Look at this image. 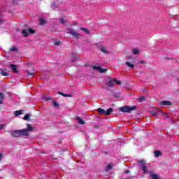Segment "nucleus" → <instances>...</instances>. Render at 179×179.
I'll return each mask as SVG.
<instances>
[{"mask_svg": "<svg viewBox=\"0 0 179 179\" xmlns=\"http://www.w3.org/2000/svg\"><path fill=\"white\" fill-rule=\"evenodd\" d=\"M155 157H159V156H162V151L156 150L155 151Z\"/></svg>", "mask_w": 179, "mask_h": 179, "instance_id": "19", "label": "nucleus"}, {"mask_svg": "<svg viewBox=\"0 0 179 179\" xmlns=\"http://www.w3.org/2000/svg\"><path fill=\"white\" fill-rule=\"evenodd\" d=\"M0 162H2V154L0 153Z\"/></svg>", "mask_w": 179, "mask_h": 179, "instance_id": "39", "label": "nucleus"}, {"mask_svg": "<svg viewBox=\"0 0 179 179\" xmlns=\"http://www.w3.org/2000/svg\"><path fill=\"white\" fill-rule=\"evenodd\" d=\"M101 51L102 52H104L105 54H107V53H108L107 49H106L105 47H101Z\"/></svg>", "mask_w": 179, "mask_h": 179, "instance_id": "28", "label": "nucleus"}, {"mask_svg": "<svg viewBox=\"0 0 179 179\" xmlns=\"http://www.w3.org/2000/svg\"><path fill=\"white\" fill-rule=\"evenodd\" d=\"M131 173V171H129V170H126V171H124V174H128V173Z\"/></svg>", "mask_w": 179, "mask_h": 179, "instance_id": "37", "label": "nucleus"}, {"mask_svg": "<svg viewBox=\"0 0 179 179\" xmlns=\"http://www.w3.org/2000/svg\"><path fill=\"white\" fill-rule=\"evenodd\" d=\"M119 111H121V113H131L132 111H136V106H124L119 108Z\"/></svg>", "mask_w": 179, "mask_h": 179, "instance_id": "1", "label": "nucleus"}, {"mask_svg": "<svg viewBox=\"0 0 179 179\" xmlns=\"http://www.w3.org/2000/svg\"><path fill=\"white\" fill-rule=\"evenodd\" d=\"M16 1H17V0H13V5H15V2H16Z\"/></svg>", "mask_w": 179, "mask_h": 179, "instance_id": "42", "label": "nucleus"}, {"mask_svg": "<svg viewBox=\"0 0 179 179\" xmlns=\"http://www.w3.org/2000/svg\"><path fill=\"white\" fill-rule=\"evenodd\" d=\"M22 131H24V135H25V136H29V132H33V131H34V127H33L31 124H27V129H23Z\"/></svg>", "mask_w": 179, "mask_h": 179, "instance_id": "6", "label": "nucleus"}, {"mask_svg": "<svg viewBox=\"0 0 179 179\" xmlns=\"http://www.w3.org/2000/svg\"><path fill=\"white\" fill-rule=\"evenodd\" d=\"M29 30V33H30L31 34H34V33H36V31L33 30V29L29 27L28 28Z\"/></svg>", "mask_w": 179, "mask_h": 179, "instance_id": "30", "label": "nucleus"}, {"mask_svg": "<svg viewBox=\"0 0 179 179\" xmlns=\"http://www.w3.org/2000/svg\"><path fill=\"white\" fill-rule=\"evenodd\" d=\"M10 135L13 136V138H19L22 136H25L24 131H23V129L12 131L10 132Z\"/></svg>", "mask_w": 179, "mask_h": 179, "instance_id": "4", "label": "nucleus"}, {"mask_svg": "<svg viewBox=\"0 0 179 179\" xmlns=\"http://www.w3.org/2000/svg\"><path fill=\"white\" fill-rule=\"evenodd\" d=\"M159 106H171V101H162L159 102Z\"/></svg>", "mask_w": 179, "mask_h": 179, "instance_id": "9", "label": "nucleus"}, {"mask_svg": "<svg viewBox=\"0 0 179 179\" xmlns=\"http://www.w3.org/2000/svg\"><path fill=\"white\" fill-rule=\"evenodd\" d=\"M0 179H1V178H0Z\"/></svg>", "mask_w": 179, "mask_h": 179, "instance_id": "46", "label": "nucleus"}, {"mask_svg": "<svg viewBox=\"0 0 179 179\" xmlns=\"http://www.w3.org/2000/svg\"><path fill=\"white\" fill-rule=\"evenodd\" d=\"M22 34L24 37H27L29 36V31H27V29H22Z\"/></svg>", "mask_w": 179, "mask_h": 179, "instance_id": "15", "label": "nucleus"}, {"mask_svg": "<svg viewBox=\"0 0 179 179\" xmlns=\"http://www.w3.org/2000/svg\"><path fill=\"white\" fill-rule=\"evenodd\" d=\"M28 27L27 24H25V27Z\"/></svg>", "mask_w": 179, "mask_h": 179, "instance_id": "44", "label": "nucleus"}, {"mask_svg": "<svg viewBox=\"0 0 179 179\" xmlns=\"http://www.w3.org/2000/svg\"><path fill=\"white\" fill-rule=\"evenodd\" d=\"M28 76H33L34 73L31 72H29V71H27Z\"/></svg>", "mask_w": 179, "mask_h": 179, "instance_id": "35", "label": "nucleus"}, {"mask_svg": "<svg viewBox=\"0 0 179 179\" xmlns=\"http://www.w3.org/2000/svg\"><path fill=\"white\" fill-rule=\"evenodd\" d=\"M150 176L151 178H152V179H160V178H159V175L155 174L152 172L150 173Z\"/></svg>", "mask_w": 179, "mask_h": 179, "instance_id": "12", "label": "nucleus"}, {"mask_svg": "<svg viewBox=\"0 0 179 179\" xmlns=\"http://www.w3.org/2000/svg\"><path fill=\"white\" fill-rule=\"evenodd\" d=\"M138 164H139L141 169L143 170V174H148V173H149L148 167L146 166V162L145 160H139L138 162Z\"/></svg>", "mask_w": 179, "mask_h": 179, "instance_id": "5", "label": "nucleus"}, {"mask_svg": "<svg viewBox=\"0 0 179 179\" xmlns=\"http://www.w3.org/2000/svg\"><path fill=\"white\" fill-rule=\"evenodd\" d=\"M10 68H12V71L14 73H19V71H17V66L15 64H10Z\"/></svg>", "mask_w": 179, "mask_h": 179, "instance_id": "10", "label": "nucleus"}, {"mask_svg": "<svg viewBox=\"0 0 179 179\" xmlns=\"http://www.w3.org/2000/svg\"><path fill=\"white\" fill-rule=\"evenodd\" d=\"M125 64H126V65H127V66H129V68H131V69L135 68V64H131L129 62H126Z\"/></svg>", "mask_w": 179, "mask_h": 179, "instance_id": "18", "label": "nucleus"}, {"mask_svg": "<svg viewBox=\"0 0 179 179\" xmlns=\"http://www.w3.org/2000/svg\"><path fill=\"white\" fill-rule=\"evenodd\" d=\"M138 101H139V103H143V101H145V100H146V97L145 96H140L139 98L137 99Z\"/></svg>", "mask_w": 179, "mask_h": 179, "instance_id": "17", "label": "nucleus"}, {"mask_svg": "<svg viewBox=\"0 0 179 179\" xmlns=\"http://www.w3.org/2000/svg\"><path fill=\"white\" fill-rule=\"evenodd\" d=\"M77 120L78 121V124H80V125H85L84 120H82V118H80V117H77Z\"/></svg>", "mask_w": 179, "mask_h": 179, "instance_id": "16", "label": "nucleus"}, {"mask_svg": "<svg viewBox=\"0 0 179 179\" xmlns=\"http://www.w3.org/2000/svg\"><path fill=\"white\" fill-rule=\"evenodd\" d=\"M92 69L98 71V72H99L100 73H104L105 72H107V71H108V69H101V67L97 66H92Z\"/></svg>", "mask_w": 179, "mask_h": 179, "instance_id": "7", "label": "nucleus"}, {"mask_svg": "<svg viewBox=\"0 0 179 179\" xmlns=\"http://www.w3.org/2000/svg\"><path fill=\"white\" fill-rule=\"evenodd\" d=\"M140 64H145V61H143H143H141V62H140Z\"/></svg>", "mask_w": 179, "mask_h": 179, "instance_id": "40", "label": "nucleus"}, {"mask_svg": "<svg viewBox=\"0 0 179 179\" xmlns=\"http://www.w3.org/2000/svg\"><path fill=\"white\" fill-rule=\"evenodd\" d=\"M159 113H162V114H163V112H162V110H159Z\"/></svg>", "mask_w": 179, "mask_h": 179, "instance_id": "43", "label": "nucleus"}, {"mask_svg": "<svg viewBox=\"0 0 179 179\" xmlns=\"http://www.w3.org/2000/svg\"><path fill=\"white\" fill-rule=\"evenodd\" d=\"M31 115H30V114H27V115H25L24 116V117H23V120H24V121H27V120H29V118H30V116H31Z\"/></svg>", "mask_w": 179, "mask_h": 179, "instance_id": "25", "label": "nucleus"}, {"mask_svg": "<svg viewBox=\"0 0 179 179\" xmlns=\"http://www.w3.org/2000/svg\"><path fill=\"white\" fill-rule=\"evenodd\" d=\"M10 51H17V48L15 46L10 48Z\"/></svg>", "mask_w": 179, "mask_h": 179, "instance_id": "34", "label": "nucleus"}, {"mask_svg": "<svg viewBox=\"0 0 179 179\" xmlns=\"http://www.w3.org/2000/svg\"><path fill=\"white\" fill-rule=\"evenodd\" d=\"M80 30H82L84 33H86V34H90L89 29L86 28L80 27Z\"/></svg>", "mask_w": 179, "mask_h": 179, "instance_id": "21", "label": "nucleus"}, {"mask_svg": "<svg viewBox=\"0 0 179 179\" xmlns=\"http://www.w3.org/2000/svg\"><path fill=\"white\" fill-rule=\"evenodd\" d=\"M1 73L2 75V76H9V73L3 71V70L1 69Z\"/></svg>", "mask_w": 179, "mask_h": 179, "instance_id": "24", "label": "nucleus"}, {"mask_svg": "<svg viewBox=\"0 0 179 179\" xmlns=\"http://www.w3.org/2000/svg\"><path fill=\"white\" fill-rule=\"evenodd\" d=\"M114 82H115V83H116L119 86L122 85V83L120 80H117L116 78H114Z\"/></svg>", "mask_w": 179, "mask_h": 179, "instance_id": "26", "label": "nucleus"}, {"mask_svg": "<svg viewBox=\"0 0 179 179\" xmlns=\"http://www.w3.org/2000/svg\"><path fill=\"white\" fill-rule=\"evenodd\" d=\"M52 104H53V107H55V108H58V107H59V103H58V102L53 101H52Z\"/></svg>", "mask_w": 179, "mask_h": 179, "instance_id": "22", "label": "nucleus"}, {"mask_svg": "<svg viewBox=\"0 0 179 179\" xmlns=\"http://www.w3.org/2000/svg\"><path fill=\"white\" fill-rule=\"evenodd\" d=\"M68 34H71L74 38H77V40H79L80 38H82V35L79 34L77 31H75V29L68 28Z\"/></svg>", "mask_w": 179, "mask_h": 179, "instance_id": "3", "label": "nucleus"}, {"mask_svg": "<svg viewBox=\"0 0 179 179\" xmlns=\"http://www.w3.org/2000/svg\"><path fill=\"white\" fill-rule=\"evenodd\" d=\"M43 100H46L47 101H50V100H52V96H43Z\"/></svg>", "mask_w": 179, "mask_h": 179, "instance_id": "23", "label": "nucleus"}, {"mask_svg": "<svg viewBox=\"0 0 179 179\" xmlns=\"http://www.w3.org/2000/svg\"><path fill=\"white\" fill-rule=\"evenodd\" d=\"M113 94L116 99H120V97L121 96L118 93H113Z\"/></svg>", "mask_w": 179, "mask_h": 179, "instance_id": "32", "label": "nucleus"}, {"mask_svg": "<svg viewBox=\"0 0 179 179\" xmlns=\"http://www.w3.org/2000/svg\"><path fill=\"white\" fill-rule=\"evenodd\" d=\"M5 99V94L0 92V104H3Z\"/></svg>", "mask_w": 179, "mask_h": 179, "instance_id": "13", "label": "nucleus"}, {"mask_svg": "<svg viewBox=\"0 0 179 179\" xmlns=\"http://www.w3.org/2000/svg\"><path fill=\"white\" fill-rule=\"evenodd\" d=\"M39 24H45V20L43 18L39 19Z\"/></svg>", "mask_w": 179, "mask_h": 179, "instance_id": "27", "label": "nucleus"}, {"mask_svg": "<svg viewBox=\"0 0 179 179\" xmlns=\"http://www.w3.org/2000/svg\"><path fill=\"white\" fill-rule=\"evenodd\" d=\"M59 23H61L62 24H64L65 23V20L64 19V17H62L60 20H59Z\"/></svg>", "mask_w": 179, "mask_h": 179, "instance_id": "33", "label": "nucleus"}, {"mask_svg": "<svg viewBox=\"0 0 179 179\" xmlns=\"http://www.w3.org/2000/svg\"><path fill=\"white\" fill-rule=\"evenodd\" d=\"M22 114H23V110H15L14 112V115H15V117H17L19 115H22Z\"/></svg>", "mask_w": 179, "mask_h": 179, "instance_id": "14", "label": "nucleus"}, {"mask_svg": "<svg viewBox=\"0 0 179 179\" xmlns=\"http://www.w3.org/2000/svg\"><path fill=\"white\" fill-rule=\"evenodd\" d=\"M58 94L63 96L64 97H72V94H65L64 92H59Z\"/></svg>", "mask_w": 179, "mask_h": 179, "instance_id": "11", "label": "nucleus"}, {"mask_svg": "<svg viewBox=\"0 0 179 179\" xmlns=\"http://www.w3.org/2000/svg\"><path fill=\"white\" fill-rule=\"evenodd\" d=\"M3 129V124H0V131Z\"/></svg>", "mask_w": 179, "mask_h": 179, "instance_id": "38", "label": "nucleus"}, {"mask_svg": "<svg viewBox=\"0 0 179 179\" xmlns=\"http://www.w3.org/2000/svg\"><path fill=\"white\" fill-rule=\"evenodd\" d=\"M54 5L55 6V5H56V3H54Z\"/></svg>", "mask_w": 179, "mask_h": 179, "instance_id": "45", "label": "nucleus"}, {"mask_svg": "<svg viewBox=\"0 0 179 179\" xmlns=\"http://www.w3.org/2000/svg\"><path fill=\"white\" fill-rule=\"evenodd\" d=\"M96 111H98V114L99 115L104 114V115H110V114L113 113V111H114V109L113 108H109L107 110H106L101 108H99L96 109Z\"/></svg>", "mask_w": 179, "mask_h": 179, "instance_id": "2", "label": "nucleus"}, {"mask_svg": "<svg viewBox=\"0 0 179 179\" xmlns=\"http://www.w3.org/2000/svg\"><path fill=\"white\" fill-rule=\"evenodd\" d=\"M95 128L99 129L100 127L99 125H95Z\"/></svg>", "mask_w": 179, "mask_h": 179, "instance_id": "41", "label": "nucleus"}, {"mask_svg": "<svg viewBox=\"0 0 179 179\" xmlns=\"http://www.w3.org/2000/svg\"><path fill=\"white\" fill-rule=\"evenodd\" d=\"M150 113L154 115V117H156L157 115H159V114H157V112H156V110H152L150 112Z\"/></svg>", "mask_w": 179, "mask_h": 179, "instance_id": "31", "label": "nucleus"}, {"mask_svg": "<svg viewBox=\"0 0 179 179\" xmlns=\"http://www.w3.org/2000/svg\"><path fill=\"white\" fill-rule=\"evenodd\" d=\"M60 44H61V42H60V41H55V45L58 46V45H59Z\"/></svg>", "mask_w": 179, "mask_h": 179, "instance_id": "36", "label": "nucleus"}, {"mask_svg": "<svg viewBox=\"0 0 179 179\" xmlns=\"http://www.w3.org/2000/svg\"><path fill=\"white\" fill-rule=\"evenodd\" d=\"M108 83L106 84V86H108V87H114V83H115V82L114 81V78H108Z\"/></svg>", "mask_w": 179, "mask_h": 179, "instance_id": "8", "label": "nucleus"}, {"mask_svg": "<svg viewBox=\"0 0 179 179\" xmlns=\"http://www.w3.org/2000/svg\"><path fill=\"white\" fill-rule=\"evenodd\" d=\"M111 169H113V164H108L106 167V171H108Z\"/></svg>", "mask_w": 179, "mask_h": 179, "instance_id": "20", "label": "nucleus"}, {"mask_svg": "<svg viewBox=\"0 0 179 179\" xmlns=\"http://www.w3.org/2000/svg\"><path fill=\"white\" fill-rule=\"evenodd\" d=\"M133 54H134V55H138V54H139V50L133 49Z\"/></svg>", "mask_w": 179, "mask_h": 179, "instance_id": "29", "label": "nucleus"}]
</instances>
